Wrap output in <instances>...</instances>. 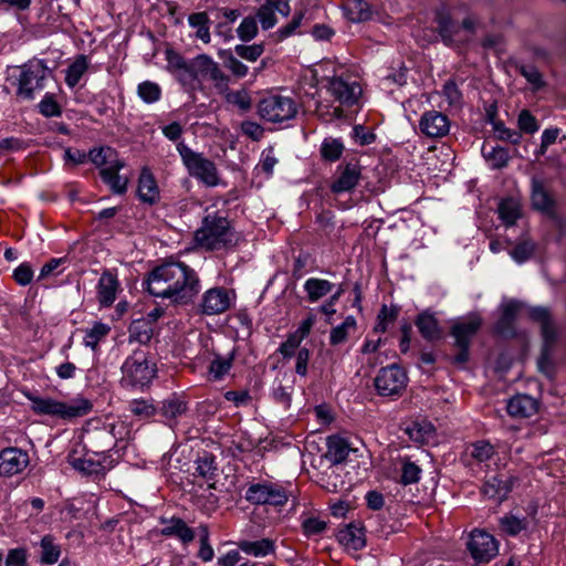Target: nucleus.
<instances>
[{
    "label": "nucleus",
    "mask_w": 566,
    "mask_h": 566,
    "mask_svg": "<svg viewBox=\"0 0 566 566\" xmlns=\"http://www.w3.org/2000/svg\"><path fill=\"white\" fill-rule=\"evenodd\" d=\"M401 471V481L403 482V484L416 483L420 479L421 470L413 462L406 461L402 465Z\"/></svg>",
    "instance_id": "62"
},
{
    "label": "nucleus",
    "mask_w": 566,
    "mask_h": 566,
    "mask_svg": "<svg viewBox=\"0 0 566 566\" xmlns=\"http://www.w3.org/2000/svg\"><path fill=\"white\" fill-rule=\"evenodd\" d=\"M532 205L535 209L543 212H549L553 206L551 196L546 192L543 185L536 180L533 181Z\"/></svg>",
    "instance_id": "46"
},
{
    "label": "nucleus",
    "mask_w": 566,
    "mask_h": 566,
    "mask_svg": "<svg viewBox=\"0 0 566 566\" xmlns=\"http://www.w3.org/2000/svg\"><path fill=\"white\" fill-rule=\"evenodd\" d=\"M231 306V296L223 287H212L202 295L200 308L206 315H218L228 311Z\"/></svg>",
    "instance_id": "14"
},
{
    "label": "nucleus",
    "mask_w": 566,
    "mask_h": 566,
    "mask_svg": "<svg viewBox=\"0 0 566 566\" xmlns=\"http://www.w3.org/2000/svg\"><path fill=\"white\" fill-rule=\"evenodd\" d=\"M512 490V481L509 479H502L500 476H493L489 479L482 489L483 494L493 499L497 502H502Z\"/></svg>",
    "instance_id": "29"
},
{
    "label": "nucleus",
    "mask_w": 566,
    "mask_h": 566,
    "mask_svg": "<svg viewBox=\"0 0 566 566\" xmlns=\"http://www.w3.org/2000/svg\"><path fill=\"white\" fill-rule=\"evenodd\" d=\"M442 95L450 107H459L462 103V94L458 86L451 81L444 84Z\"/></svg>",
    "instance_id": "58"
},
{
    "label": "nucleus",
    "mask_w": 566,
    "mask_h": 566,
    "mask_svg": "<svg viewBox=\"0 0 566 566\" xmlns=\"http://www.w3.org/2000/svg\"><path fill=\"white\" fill-rule=\"evenodd\" d=\"M166 59L167 70L188 92L201 90L203 81H210L216 91H226L227 84H230V76L206 53L187 60L179 53L168 50Z\"/></svg>",
    "instance_id": "1"
},
{
    "label": "nucleus",
    "mask_w": 566,
    "mask_h": 566,
    "mask_svg": "<svg viewBox=\"0 0 566 566\" xmlns=\"http://www.w3.org/2000/svg\"><path fill=\"white\" fill-rule=\"evenodd\" d=\"M39 109L42 115L45 117H53L61 115V108L53 95L46 94L43 99L39 104Z\"/></svg>",
    "instance_id": "61"
},
{
    "label": "nucleus",
    "mask_w": 566,
    "mask_h": 566,
    "mask_svg": "<svg viewBox=\"0 0 566 566\" xmlns=\"http://www.w3.org/2000/svg\"><path fill=\"white\" fill-rule=\"evenodd\" d=\"M19 75L17 78L18 96L24 99H33L34 94L44 87V80L49 70L42 60L29 61L28 63L18 66Z\"/></svg>",
    "instance_id": "8"
},
{
    "label": "nucleus",
    "mask_w": 566,
    "mask_h": 566,
    "mask_svg": "<svg viewBox=\"0 0 566 566\" xmlns=\"http://www.w3.org/2000/svg\"><path fill=\"white\" fill-rule=\"evenodd\" d=\"M530 316L534 321L541 323L542 336H543V349L542 355L538 358V368L542 373L551 376V355L552 346L556 340V329L551 323L549 313L544 307H533L530 310Z\"/></svg>",
    "instance_id": "9"
},
{
    "label": "nucleus",
    "mask_w": 566,
    "mask_h": 566,
    "mask_svg": "<svg viewBox=\"0 0 566 566\" xmlns=\"http://www.w3.org/2000/svg\"><path fill=\"white\" fill-rule=\"evenodd\" d=\"M137 192L143 202L153 205L159 200V188L155 177L147 168L140 172Z\"/></svg>",
    "instance_id": "23"
},
{
    "label": "nucleus",
    "mask_w": 566,
    "mask_h": 566,
    "mask_svg": "<svg viewBox=\"0 0 566 566\" xmlns=\"http://www.w3.org/2000/svg\"><path fill=\"white\" fill-rule=\"evenodd\" d=\"M33 270L30 264L28 263H21L14 271H13V279L14 281L21 285L25 286L32 282L33 279Z\"/></svg>",
    "instance_id": "63"
},
{
    "label": "nucleus",
    "mask_w": 566,
    "mask_h": 566,
    "mask_svg": "<svg viewBox=\"0 0 566 566\" xmlns=\"http://www.w3.org/2000/svg\"><path fill=\"white\" fill-rule=\"evenodd\" d=\"M40 562L44 565L55 564L61 555L60 546L54 543V538L51 535H45L40 542Z\"/></svg>",
    "instance_id": "39"
},
{
    "label": "nucleus",
    "mask_w": 566,
    "mask_h": 566,
    "mask_svg": "<svg viewBox=\"0 0 566 566\" xmlns=\"http://www.w3.org/2000/svg\"><path fill=\"white\" fill-rule=\"evenodd\" d=\"M31 402V409L36 415L56 417L71 420L88 415L93 409L91 400L77 396L69 401H61L51 397H40L32 394L25 395Z\"/></svg>",
    "instance_id": "3"
},
{
    "label": "nucleus",
    "mask_w": 566,
    "mask_h": 566,
    "mask_svg": "<svg viewBox=\"0 0 566 566\" xmlns=\"http://www.w3.org/2000/svg\"><path fill=\"white\" fill-rule=\"evenodd\" d=\"M349 446L340 437H329L327 439L326 458L334 464L342 463L349 454Z\"/></svg>",
    "instance_id": "33"
},
{
    "label": "nucleus",
    "mask_w": 566,
    "mask_h": 566,
    "mask_svg": "<svg viewBox=\"0 0 566 566\" xmlns=\"http://www.w3.org/2000/svg\"><path fill=\"white\" fill-rule=\"evenodd\" d=\"M6 566H27V551L18 547L8 552Z\"/></svg>",
    "instance_id": "64"
},
{
    "label": "nucleus",
    "mask_w": 566,
    "mask_h": 566,
    "mask_svg": "<svg viewBox=\"0 0 566 566\" xmlns=\"http://www.w3.org/2000/svg\"><path fill=\"white\" fill-rule=\"evenodd\" d=\"M164 527L160 533L164 536H175L184 544L191 543L195 539V532L181 518L172 517L163 521Z\"/></svg>",
    "instance_id": "27"
},
{
    "label": "nucleus",
    "mask_w": 566,
    "mask_h": 566,
    "mask_svg": "<svg viewBox=\"0 0 566 566\" xmlns=\"http://www.w3.org/2000/svg\"><path fill=\"white\" fill-rule=\"evenodd\" d=\"M111 328L104 323H95L90 329L86 331L84 336V345L95 350L98 343L107 336Z\"/></svg>",
    "instance_id": "48"
},
{
    "label": "nucleus",
    "mask_w": 566,
    "mask_h": 566,
    "mask_svg": "<svg viewBox=\"0 0 566 566\" xmlns=\"http://www.w3.org/2000/svg\"><path fill=\"white\" fill-rule=\"evenodd\" d=\"M468 549L478 562H489L499 553L496 539L485 531L475 530L470 535Z\"/></svg>",
    "instance_id": "12"
},
{
    "label": "nucleus",
    "mask_w": 566,
    "mask_h": 566,
    "mask_svg": "<svg viewBox=\"0 0 566 566\" xmlns=\"http://www.w3.org/2000/svg\"><path fill=\"white\" fill-rule=\"evenodd\" d=\"M327 527V524L325 521L318 518V517H306L302 522V528L306 536H314L322 534Z\"/></svg>",
    "instance_id": "57"
},
{
    "label": "nucleus",
    "mask_w": 566,
    "mask_h": 566,
    "mask_svg": "<svg viewBox=\"0 0 566 566\" xmlns=\"http://www.w3.org/2000/svg\"><path fill=\"white\" fill-rule=\"evenodd\" d=\"M73 467L84 474L96 476L104 475L107 469L102 461L94 460L92 457L75 459L73 461Z\"/></svg>",
    "instance_id": "43"
},
{
    "label": "nucleus",
    "mask_w": 566,
    "mask_h": 566,
    "mask_svg": "<svg viewBox=\"0 0 566 566\" xmlns=\"http://www.w3.org/2000/svg\"><path fill=\"white\" fill-rule=\"evenodd\" d=\"M416 326L421 336L429 342H436L442 337V329L433 314L428 312L419 314L416 319Z\"/></svg>",
    "instance_id": "28"
},
{
    "label": "nucleus",
    "mask_w": 566,
    "mask_h": 566,
    "mask_svg": "<svg viewBox=\"0 0 566 566\" xmlns=\"http://www.w3.org/2000/svg\"><path fill=\"white\" fill-rule=\"evenodd\" d=\"M407 375L397 365L381 368L375 377L374 385L378 395L384 397L400 396L407 386Z\"/></svg>",
    "instance_id": "10"
},
{
    "label": "nucleus",
    "mask_w": 566,
    "mask_h": 566,
    "mask_svg": "<svg viewBox=\"0 0 566 566\" xmlns=\"http://www.w3.org/2000/svg\"><path fill=\"white\" fill-rule=\"evenodd\" d=\"M188 403L180 396L172 395L161 402L159 413L166 419L169 426L177 422V419L186 413Z\"/></svg>",
    "instance_id": "25"
},
{
    "label": "nucleus",
    "mask_w": 566,
    "mask_h": 566,
    "mask_svg": "<svg viewBox=\"0 0 566 566\" xmlns=\"http://www.w3.org/2000/svg\"><path fill=\"white\" fill-rule=\"evenodd\" d=\"M524 304L512 298H503L500 311L501 316L496 322L495 329L499 334L509 335L512 333L513 323Z\"/></svg>",
    "instance_id": "20"
},
{
    "label": "nucleus",
    "mask_w": 566,
    "mask_h": 566,
    "mask_svg": "<svg viewBox=\"0 0 566 566\" xmlns=\"http://www.w3.org/2000/svg\"><path fill=\"white\" fill-rule=\"evenodd\" d=\"M361 178V167L357 163H347L337 168V175L331 185L334 193L350 192Z\"/></svg>",
    "instance_id": "15"
},
{
    "label": "nucleus",
    "mask_w": 566,
    "mask_h": 566,
    "mask_svg": "<svg viewBox=\"0 0 566 566\" xmlns=\"http://www.w3.org/2000/svg\"><path fill=\"white\" fill-rule=\"evenodd\" d=\"M494 454V448L488 441H478L470 448V455L478 462H485Z\"/></svg>",
    "instance_id": "54"
},
{
    "label": "nucleus",
    "mask_w": 566,
    "mask_h": 566,
    "mask_svg": "<svg viewBox=\"0 0 566 566\" xmlns=\"http://www.w3.org/2000/svg\"><path fill=\"white\" fill-rule=\"evenodd\" d=\"M235 54L248 62H255L264 52L262 43H254L251 45L238 44L234 46Z\"/></svg>",
    "instance_id": "52"
},
{
    "label": "nucleus",
    "mask_w": 566,
    "mask_h": 566,
    "mask_svg": "<svg viewBox=\"0 0 566 566\" xmlns=\"http://www.w3.org/2000/svg\"><path fill=\"white\" fill-rule=\"evenodd\" d=\"M397 314L398 312L396 308L384 305L378 314L377 324L374 328L375 332L385 333L387 331L388 324L396 319Z\"/></svg>",
    "instance_id": "56"
},
{
    "label": "nucleus",
    "mask_w": 566,
    "mask_h": 566,
    "mask_svg": "<svg viewBox=\"0 0 566 566\" xmlns=\"http://www.w3.org/2000/svg\"><path fill=\"white\" fill-rule=\"evenodd\" d=\"M195 241L206 250H219L237 244L238 235L227 218L208 214L203 218L201 227L195 232Z\"/></svg>",
    "instance_id": "4"
},
{
    "label": "nucleus",
    "mask_w": 566,
    "mask_h": 566,
    "mask_svg": "<svg viewBox=\"0 0 566 566\" xmlns=\"http://www.w3.org/2000/svg\"><path fill=\"white\" fill-rule=\"evenodd\" d=\"M147 291L161 298L186 304L199 292V280L193 270L179 262L154 269L147 279Z\"/></svg>",
    "instance_id": "2"
},
{
    "label": "nucleus",
    "mask_w": 566,
    "mask_h": 566,
    "mask_svg": "<svg viewBox=\"0 0 566 566\" xmlns=\"http://www.w3.org/2000/svg\"><path fill=\"white\" fill-rule=\"evenodd\" d=\"M258 30L255 17L248 15L242 19L237 28V34L242 42H249L258 35Z\"/></svg>",
    "instance_id": "50"
},
{
    "label": "nucleus",
    "mask_w": 566,
    "mask_h": 566,
    "mask_svg": "<svg viewBox=\"0 0 566 566\" xmlns=\"http://www.w3.org/2000/svg\"><path fill=\"white\" fill-rule=\"evenodd\" d=\"M88 62L85 55H80L76 60L67 67L65 74V83L69 87L73 88L76 86L87 71Z\"/></svg>",
    "instance_id": "41"
},
{
    "label": "nucleus",
    "mask_w": 566,
    "mask_h": 566,
    "mask_svg": "<svg viewBox=\"0 0 566 566\" xmlns=\"http://www.w3.org/2000/svg\"><path fill=\"white\" fill-rule=\"evenodd\" d=\"M290 10V0H265L258 9L256 17L262 29L269 30L277 22L275 18L276 12L283 17H287Z\"/></svg>",
    "instance_id": "19"
},
{
    "label": "nucleus",
    "mask_w": 566,
    "mask_h": 566,
    "mask_svg": "<svg viewBox=\"0 0 566 566\" xmlns=\"http://www.w3.org/2000/svg\"><path fill=\"white\" fill-rule=\"evenodd\" d=\"M327 91L343 105H354L361 95V87L357 82H349L340 76L328 80Z\"/></svg>",
    "instance_id": "13"
},
{
    "label": "nucleus",
    "mask_w": 566,
    "mask_h": 566,
    "mask_svg": "<svg viewBox=\"0 0 566 566\" xmlns=\"http://www.w3.org/2000/svg\"><path fill=\"white\" fill-rule=\"evenodd\" d=\"M528 525L530 520L527 517H521L512 513L500 518L501 531L510 536H515L521 532L526 531Z\"/></svg>",
    "instance_id": "35"
},
{
    "label": "nucleus",
    "mask_w": 566,
    "mask_h": 566,
    "mask_svg": "<svg viewBox=\"0 0 566 566\" xmlns=\"http://www.w3.org/2000/svg\"><path fill=\"white\" fill-rule=\"evenodd\" d=\"M115 424L108 423L94 432V437L102 441V448L109 449L115 444L118 439Z\"/></svg>",
    "instance_id": "53"
},
{
    "label": "nucleus",
    "mask_w": 566,
    "mask_h": 566,
    "mask_svg": "<svg viewBox=\"0 0 566 566\" xmlns=\"http://www.w3.org/2000/svg\"><path fill=\"white\" fill-rule=\"evenodd\" d=\"M138 97L146 104H154L161 98V87L153 81H144L137 86Z\"/></svg>",
    "instance_id": "47"
},
{
    "label": "nucleus",
    "mask_w": 566,
    "mask_h": 566,
    "mask_svg": "<svg viewBox=\"0 0 566 566\" xmlns=\"http://www.w3.org/2000/svg\"><path fill=\"white\" fill-rule=\"evenodd\" d=\"M481 324L482 319L478 314H470L465 318L457 322L451 331L457 346L463 349L469 348L471 338L475 335Z\"/></svg>",
    "instance_id": "18"
},
{
    "label": "nucleus",
    "mask_w": 566,
    "mask_h": 566,
    "mask_svg": "<svg viewBox=\"0 0 566 566\" xmlns=\"http://www.w3.org/2000/svg\"><path fill=\"white\" fill-rule=\"evenodd\" d=\"M97 300L104 307H109L116 300L119 290L117 276L111 271H104L97 283Z\"/></svg>",
    "instance_id": "21"
},
{
    "label": "nucleus",
    "mask_w": 566,
    "mask_h": 566,
    "mask_svg": "<svg viewBox=\"0 0 566 566\" xmlns=\"http://www.w3.org/2000/svg\"><path fill=\"white\" fill-rule=\"evenodd\" d=\"M344 145L339 139L325 138L321 146V154L324 159L335 161L340 158Z\"/></svg>",
    "instance_id": "49"
},
{
    "label": "nucleus",
    "mask_w": 566,
    "mask_h": 566,
    "mask_svg": "<svg viewBox=\"0 0 566 566\" xmlns=\"http://www.w3.org/2000/svg\"><path fill=\"white\" fill-rule=\"evenodd\" d=\"M345 10L348 19L353 22L366 21L371 17L369 4L365 0H348Z\"/></svg>",
    "instance_id": "40"
},
{
    "label": "nucleus",
    "mask_w": 566,
    "mask_h": 566,
    "mask_svg": "<svg viewBox=\"0 0 566 566\" xmlns=\"http://www.w3.org/2000/svg\"><path fill=\"white\" fill-rule=\"evenodd\" d=\"M356 329L354 316H347L344 322L331 331L329 342L332 345H339L347 340L350 333Z\"/></svg>",
    "instance_id": "45"
},
{
    "label": "nucleus",
    "mask_w": 566,
    "mask_h": 566,
    "mask_svg": "<svg viewBox=\"0 0 566 566\" xmlns=\"http://www.w3.org/2000/svg\"><path fill=\"white\" fill-rule=\"evenodd\" d=\"M233 361V355L221 356L216 355L211 360L208 374L210 379L220 380L222 379L231 369Z\"/></svg>",
    "instance_id": "42"
},
{
    "label": "nucleus",
    "mask_w": 566,
    "mask_h": 566,
    "mask_svg": "<svg viewBox=\"0 0 566 566\" xmlns=\"http://www.w3.org/2000/svg\"><path fill=\"white\" fill-rule=\"evenodd\" d=\"M214 552L209 544V532L206 526H200V549L198 556L203 562H210L213 558Z\"/></svg>",
    "instance_id": "60"
},
{
    "label": "nucleus",
    "mask_w": 566,
    "mask_h": 566,
    "mask_svg": "<svg viewBox=\"0 0 566 566\" xmlns=\"http://www.w3.org/2000/svg\"><path fill=\"white\" fill-rule=\"evenodd\" d=\"M156 376L155 365L144 353H134L126 358L122 366L120 382L126 387L143 388Z\"/></svg>",
    "instance_id": "5"
},
{
    "label": "nucleus",
    "mask_w": 566,
    "mask_h": 566,
    "mask_svg": "<svg viewBox=\"0 0 566 566\" xmlns=\"http://www.w3.org/2000/svg\"><path fill=\"white\" fill-rule=\"evenodd\" d=\"M535 251V243L530 240H523L511 252L510 255L517 263L528 260Z\"/></svg>",
    "instance_id": "55"
},
{
    "label": "nucleus",
    "mask_w": 566,
    "mask_h": 566,
    "mask_svg": "<svg viewBox=\"0 0 566 566\" xmlns=\"http://www.w3.org/2000/svg\"><path fill=\"white\" fill-rule=\"evenodd\" d=\"M177 150L190 176L199 179L209 187L219 184V176L213 161L206 158L202 154L193 151L184 143L177 145Z\"/></svg>",
    "instance_id": "6"
},
{
    "label": "nucleus",
    "mask_w": 566,
    "mask_h": 566,
    "mask_svg": "<svg viewBox=\"0 0 566 566\" xmlns=\"http://www.w3.org/2000/svg\"><path fill=\"white\" fill-rule=\"evenodd\" d=\"M339 542L352 549H360L365 546V536L363 528L356 525H348L339 531Z\"/></svg>",
    "instance_id": "34"
},
{
    "label": "nucleus",
    "mask_w": 566,
    "mask_h": 566,
    "mask_svg": "<svg viewBox=\"0 0 566 566\" xmlns=\"http://www.w3.org/2000/svg\"><path fill=\"white\" fill-rule=\"evenodd\" d=\"M238 547L241 552L254 558H264L273 555L276 551L275 541L268 537L255 541L243 539L238 543Z\"/></svg>",
    "instance_id": "22"
},
{
    "label": "nucleus",
    "mask_w": 566,
    "mask_h": 566,
    "mask_svg": "<svg viewBox=\"0 0 566 566\" xmlns=\"http://www.w3.org/2000/svg\"><path fill=\"white\" fill-rule=\"evenodd\" d=\"M219 94L224 96L228 104L238 107L241 111H248L252 106V99L249 92L245 88L238 91H231L229 84H227L226 91H217Z\"/></svg>",
    "instance_id": "38"
},
{
    "label": "nucleus",
    "mask_w": 566,
    "mask_h": 566,
    "mask_svg": "<svg viewBox=\"0 0 566 566\" xmlns=\"http://www.w3.org/2000/svg\"><path fill=\"white\" fill-rule=\"evenodd\" d=\"M245 499L254 504L282 506L289 500L287 491L277 484L256 483L249 486Z\"/></svg>",
    "instance_id": "11"
},
{
    "label": "nucleus",
    "mask_w": 566,
    "mask_h": 566,
    "mask_svg": "<svg viewBox=\"0 0 566 566\" xmlns=\"http://www.w3.org/2000/svg\"><path fill=\"white\" fill-rule=\"evenodd\" d=\"M90 160L98 167L103 168H124L125 163L118 158L115 149L111 147H101L92 149L88 154Z\"/></svg>",
    "instance_id": "26"
},
{
    "label": "nucleus",
    "mask_w": 566,
    "mask_h": 566,
    "mask_svg": "<svg viewBox=\"0 0 566 566\" xmlns=\"http://www.w3.org/2000/svg\"><path fill=\"white\" fill-rule=\"evenodd\" d=\"M29 463V455L20 449L7 448L0 452V475L12 476L22 472Z\"/></svg>",
    "instance_id": "17"
},
{
    "label": "nucleus",
    "mask_w": 566,
    "mask_h": 566,
    "mask_svg": "<svg viewBox=\"0 0 566 566\" xmlns=\"http://www.w3.org/2000/svg\"><path fill=\"white\" fill-rule=\"evenodd\" d=\"M517 124L518 128L526 134H534L539 128L536 118L527 109L520 113Z\"/></svg>",
    "instance_id": "59"
},
{
    "label": "nucleus",
    "mask_w": 566,
    "mask_h": 566,
    "mask_svg": "<svg viewBox=\"0 0 566 566\" xmlns=\"http://www.w3.org/2000/svg\"><path fill=\"white\" fill-rule=\"evenodd\" d=\"M419 128L428 137L441 138L449 133L450 120L447 115L438 111H428L422 114Z\"/></svg>",
    "instance_id": "16"
},
{
    "label": "nucleus",
    "mask_w": 566,
    "mask_h": 566,
    "mask_svg": "<svg viewBox=\"0 0 566 566\" xmlns=\"http://www.w3.org/2000/svg\"><path fill=\"white\" fill-rule=\"evenodd\" d=\"M408 437L417 443H429L434 439V427L431 422L421 420L413 421L405 429Z\"/></svg>",
    "instance_id": "30"
},
{
    "label": "nucleus",
    "mask_w": 566,
    "mask_h": 566,
    "mask_svg": "<svg viewBox=\"0 0 566 566\" xmlns=\"http://www.w3.org/2000/svg\"><path fill=\"white\" fill-rule=\"evenodd\" d=\"M209 22L210 20L206 12H196L188 17L189 25L196 29V38L205 44L211 41Z\"/></svg>",
    "instance_id": "36"
},
{
    "label": "nucleus",
    "mask_w": 566,
    "mask_h": 566,
    "mask_svg": "<svg viewBox=\"0 0 566 566\" xmlns=\"http://www.w3.org/2000/svg\"><path fill=\"white\" fill-rule=\"evenodd\" d=\"M497 212L502 222L506 227H511L521 218V205L514 198H506L499 203Z\"/></svg>",
    "instance_id": "32"
},
{
    "label": "nucleus",
    "mask_w": 566,
    "mask_h": 566,
    "mask_svg": "<svg viewBox=\"0 0 566 566\" xmlns=\"http://www.w3.org/2000/svg\"><path fill=\"white\" fill-rule=\"evenodd\" d=\"M298 112L296 102L291 96L270 94L258 104L259 115L269 123H284L293 119Z\"/></svg>",
    "instance_id": "7"
},
{
    "label": "nucleus",
    "mask_w": 566,
    "mask_h": 566,
    "mask_svg": "<svg viewBox=\"0 0 566 566\" xmlns=\"http://www.w3.org/2000/svg\"><path fill=\"white\" fill-rule=\"evenodd\" d=\"M482 155L493 169H500L507 165L509 153L501 146L485 142L482 146Z\"/></svg>",
    "instance_id": "31"
},
{
    "label": "nucleus",
    "mask_w": 566,
    "mask_h": 566,
    "mask_svg": "<svg viewBox=\"0 0 566 566\" xmlns=\"http://www.w3.org/2000/svg\"><path fill=\"white\" fill-rule=\"evenodd\" d=\"M120 169L122 168L112 167L103 168L101 170L103 181L107 184L115 193H124L127 189V179L118 175Z\"/></svg>",
    "instance_id": "44"
},
{
    "label": "nucleus",
    "mask_w": 566,
    "mask_h": 566,
    "mask_svg": "<svg viewBox=\"0 0 566 566\" xmlns=\"http://www.w3.org/2000/svg\"><path fill=\"white\" fill-rule=\"evenodd\" d=\"M221 56L224 59V66L234 77L243 78L248 75L249 67L231 52L224 51Z\"/></svg>",
    "instance_id": "51"
},
{
    "label": "nucleus",
    "mask_w": 566,
    "mask_h": 566,
    "mask_svg": "<svg viewBox=\"0 0 566 566\" xmlns=\"http://www.w3.org/2000/svg\"><path fill=\"white\" fill-rule=\"evenodd\" d=\"M509 415L515 418H528L537 410V402L527 395H516L507 401Z\"/></svg>",
    "instance_id": "24"
},
{
    "label": "nucleus",
    "mask_w": 566,
    "mask_h": 566,
    "mask_svg": "<svg viewBox=\"0 0 566 566\" xmlns=\"http://www.w3.org/2000/svg\"><path fill=\"white\" fill-rule=\"evenodd\" d=\"M333 284L323 279L311 277L305 281L304 290L307 293L308 301L317 302L323 296L327 295L332 289Z\"/></svg>",
    "instance_id": "37"
}]
</instances>
